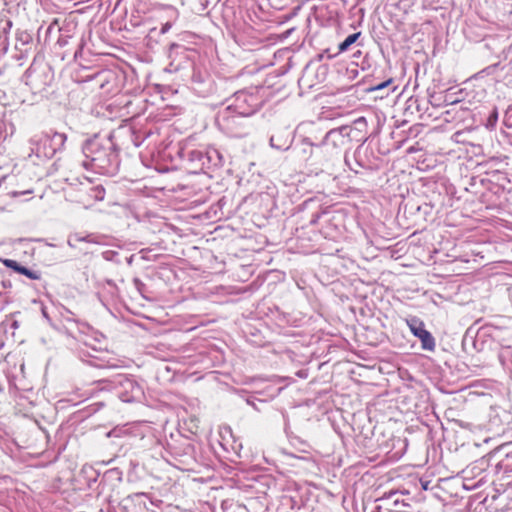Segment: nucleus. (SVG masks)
Here are the masks:
<instances>
[{
  "mask_svg": "<svg viewBox=\"0 0 512 512\" xmlns=\"http://www.w3.org/2000/svg\"><path fill=\"white\" fill-rule=\"evenodd\" d=\"M406 322L411 333L420 339L422 348L424 350L433 351L435 349V340L431 333L425 329L423 321L413 317Z\"/></svg>",
  "mask_w": 512,
  "mask_h": 512,
  "instance_id": "obj_1",
  "label": "nucleus"
},
{
  "mask_svg": "<svg viewBox=\"0 0 512 512\" xmlns=\"http://www.w3.org/2000/svg\"><path fill=\"white\" fill-rule=\"evenodd\" d=\"M65 141L66 136L62 133H54L52 137L45 135L41 138V142L44 145L43 151L38 148L37 152L42 153L45 157H52L64 145Z\"/></svg>",
  "mask_w": 512,
  "mask_h": 512,
  "instance_id": "obj_2",
  "label": "nucleus"
},
{
  "mask_svg": "<svg viewBox=\"0 0 512 512\" xmlns=\"http://www.w3.org/2000/svg\"><path fill=\"white\" fill-rule=\"evenodd\" d=\"M360 34H349V36L339 44L338 53L345 52L352 44H354Z\"/></svg>",
  "mask_w": 512,
  "mask_h": 512,
  "instance_id": "obj_3",
  "label": "nucleus"
},
{
  "mask_svg": "<svg viewBox=\"0 0 512 512\" xmlns=\"http://www.w3.org/2000/svg\"><path fill=\"white\" fill-rule=\"evenodd\" d=\"M5 264H6V266L12 267V268L20 271L23 274H26V275L28 274V270L26 268H24V267L18 268L17 267V263L15 261H13V260H6Z\"/></svg>",
  "mask_w": 512,
  "mask_h": 512,
  "instance_id": "obj_4",
  "label": "nucleus"
},
{
  "mask_svg": "<svg viewBox=\"0 0 512 512\" xmlns=\"http://www.w3.org/2000/svg\"><path fill=\"white\" fill-rule=\"evenodd\" d=\"M391 83H392V79L390 78V79H388V80H386V81H384V82H382L380 84H377V85L371 87L369 90L370 91L381 90V89L387 87L388 85H390Z\"/></svg>",
  "mask_w": 512,
  "mask_h": 512,
  "instance_id": "obj_5",
  "label": "nucleus"
},
{
  "mask_svg": "<svg viewBox=\"0 0 512 512\" xmlns=\"http://www.w3.org/2000/svg\"><path fill=\"white\" fill-rule=\"evenodd\" d=\"M92 191L94 192L95 198L97 200H102L104 198V190L102 188L95 187L92 189Z\"/></svg>",
  "mask_w": 512,
  "mask_h": 512,
  "instance_id": "obj_6",
  "label": "nucleus"
},
{
  "mask_svg": "<svg viewBox=\"0 0 512 512\" xmlns=\"http://www.w3.org/2000/svg\"><path fill=\"white\" fill-rule=\"evenodd\" d=\"M92 146H93V144H91V143H89V144L85 145V147H84V153H85L87 156H89V154H88V153L91 151Z\"/></svg>",
  "mask_w": 512,
  "mask_h": 512,
  "instance_id": "obj_7",
  "label": "nucleus"
},
{
  "mask_svg": "<svg viewBox=\"0 0 512 512\" xmlns=\"http://www.w3.org/2000/svg\"><path fill=\"white\" fill-rule=\"evenodd\" d=\"M11 327H12L13 329H15V330H16V329H18V328H19V322H18L17 320H14V321L12 322Z\"/></svg>",
  "mask_w": 512,
  "mask_h": 512,
  "instance_id": "obj_8",
  "label": "nucleus"
},
{
  "mask_svg": "<svg viewBox=\"0 0 512 512\" xmlns=\"http://www.w3.org/2000/svg\"><path fill=\"white\" fill-rule=\"evenodd\" d=\"M25 36V41H29L30 40V34L29 33H26V34H23Z\"/></svg>",
  "mask_w": 512,
  "mask_h": 512,
  "instance_id": "obj_9",
  "label": "nucleus"
},
{
  "mask_svg": "<svg viewBox=\"0 0 512 512\" xmlns=\"http://www.w3.org/2000/svg\"><path fill=\"white\" fill-rule=\"evenodd\" d=\"M496 66L487 67V69L483 70V72H488L489 70L495 69Z\"/></svg>",
  "mask_w": 512,
  "mask_h": 512,
  "instance_id": "obj_10",
  "label": "nucleus"
},
{
  "mask_svg": "<svg viewBox=\"0 0 512 512\" xmlns=\"http://www.w3.org/2000/svg\"><path fill=\"white\" fill-rule=\"evenodd\" d=\"M427 488H428V483L423 484V489L426 490Z\"/></svg>",
  "mask_w": 512,
  "mask_h": 512,
  "instance_id": "obj_11",
  "label": "nucleus"
},
{
  "mask_svg": "<svg viewBox=\"0 0 512 512\" xmlns=\"http://www.w3.org/2000/svg\"><path fill=\"white\" fill-rule=\"evenodd\" d=\"M293 30H294L293 28H290L286 32L291 33V32H293Z\"/></svg>",
  "mask_w": 512,
  "mask_h": 512,
  "instance_id": "obj_12",
  "label": "nucleus"
},
{
  "mask_svg": "<svg viewBox=\"0 0 512 512\" xmlns=\"http://www.w3.org/2000/svg\"><path fill=\"white\" fill-rule=\"evenodd\" d=\"M270 144H271L272 147H274L273 138L270 139Z\"/></svg>",
  "mask_w": 512,
  "mask_h": 512,
  "instance_id": "obj_13",
  "label": "nucleus"
},
{
  "mask_svg": "<svg viewBox=\"0 0 512 512\" xmlns=\"http://www.w3.org/2000/svg\"><path fill=\"white\" fill-rule=\"evenodd\" d=\"M98 158L97 157H91V161H96Z\"/></svg>",
  "mask_w": 512,
  "mask_h": 512,
  "instance_id": "obj_14",
  "label": "nucleus"
},
{
  "mask_svg": "<svg viewBox=\"0 0 512 512\" xmlns=\"http://www.w3.org/2000/svg\"><path fill=\"white\" fill-rule=\"evenodd\" d=\"M52 30H53V27H52V26H50V27L48 28V31H47V32H51Z\"/></svg>",
  "mask_w": 512,
  "mask_h": 512,
  "instance_id": "obj_15",
  "label": "nucleus"
},
{
  "mask_svg": "<svg viewBox=\"0 0 512 512\" xmlns=\"http://www.w3.org/2000/svg\"><path fill=\"white\" fill-rule=\"evenodd\" d=\"M170 27H166L162 29V33H165V30L169 29Z\"/></svg>",
  "mask_w": 512,
  "mask_h": 512,
  "instance_id": "obj_16",
  "label": "nucleus"
}]
</instances>
